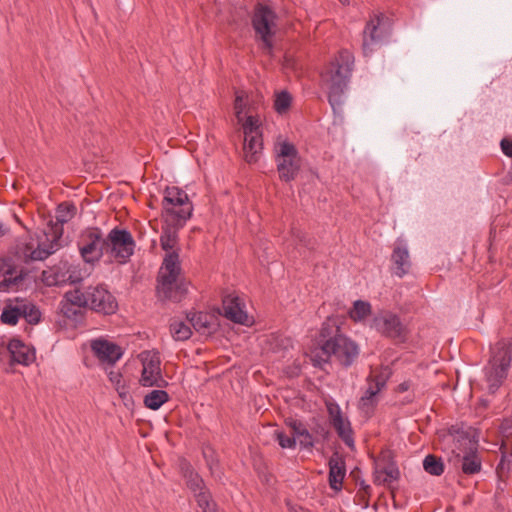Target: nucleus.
I'll list each match as a JSON object with an SVG mask.
<instances>
[{"instance_id":"473e14b6","label":"nucleus","mask_w":512,"mask_h":512,"mask_svg":"<svg viewBox=\"0 0 512 512\" xmlns=\"http://www.w3.org/2000/svg\"><path fill=\"white\" fill-rule=\"evenodd\" d=\"M172 337L178 341L187 340L191 336V328L182 321L173 320L170 324Z\"/></svg>"},{"instance_id":"9d476101","label":"nucleus","mask_w":512,"mask_h":512,"mask_svg":"<svg viewBox=\"0 0 512 512\" xmlns=\"http://www.w3.org/2000/svg\"><path fill=\"white\" fill-rule=\"evenodd\" d=\"M180 206H183V216L180 217V219L183 220L184 218H190L192 215L193 206L189 201L188 195L178 187H167L165 189L164 197L162 200V208L163 211H167L169 213L168 219H174L175 214H172V209H174V207Z\"/></svg>"},{"instance_id":"a19ab883","label":"nucleus","mask_w":512,"mask_h":512,"mask_svg":"<svg viewBox=\"0 0 512 512\" xmlns=\"http://www.w3.org/2000/svg\"><path fill=\"white\" fill-rule=\"evenodd\" d=\"M23 280V275L13 276V270L8 269L0 281V291H8L11 287Z\"/></svg>"},{"instance_id":"37998d69","label":"nucleus","mask_w":512,"mask_h":512,"mask_svg":"<svg viewBox=\"0 0 512 512\" xmlns=\"http://www.w3.org/2000/svg\"><path fill=\"white\" fill-rule=\"evenodd\" d=\"M258 119L253 116H248L242 123L244 137H253L254 135H261L259 132Z\"/></svg>"},{"instance_id":"ddd939ff","label":"nucleus","mask_w":512,"mask_h":512,"mask_svg":"<svg viewBox=\"0 0 512 512\" xmlns=\"http://www.w3.org/2000/svg\"><path fill=\"white\" fill-rule=\"evenodd\" d=\"M224 316L234 323L250 325L252 320L244 310V304L238 296L227 295L223 299Z\"/></svg>"},{"instance_id":"6e6d98bb","label":"nucleus","mask_w":512,"mask_h":512,"mask_svg":"<svg viewBox=\"0 0 512 512\" xmlns=\"http://www.w3.org/2000/svg\"><path fill=\"white\" fill-rule=\"evenodd\" d=\"M339 1H340L343 5H346V4H348V3H349V1H348V0H339Z\"/></svg>"},{"instance_id":"412c9836","label":"nucleus","mask_w":512,"mask_h":512,"mask_svg":"<svg viewBox=\"0 0 512 512\" xmlns=\"http://www.w3.org/2000/svg\"><path fill=\"white\" fill-rule=\"evenodd\" d=\"M262 138L261 135H254L253 137H244L243 152L245 161L249 164L256 163L262 154Z\"/></svg>"},{"instance_id":"f704fd0d","label":"nucleus","mask_w":512,"mask_h":512,"mask_svg":"<svg viewBox=\"0 0 512 512\" xmlns=\"http://www.w3.org/2000/svg\"><path fill=\"white\" fill-rule=\"evenodd\" d=\"M292 97L287 91L276 93L274 100V108L279 114L286 113L291 105Z\"/></svg>"},{"instance_id":"864d4df0","label":"nucleus","mask_w":512,"mask_h":512,"mask_svg":"<svg viewBox=\"0 0 512 512\" xmlns=\"http://www.w3.org/2000/svg\"><path fill=\"white\" fill-rule=\"evenodd\" d=\"M9 232V227L0 222V237L4 236Z\"/></svg>"},{"instance_id":"72a5a7b5","label":"nucleus","mask_w":512,"mask_h":512,"mask_svg":"<svg viewBox=\"0 0 512 512\" xmlns=\"http://www.w3.org/2000/svg\"><path fill=\"white\" fill-rule=\"evenodd\" d=\"M423 468L427 473L435 476L441 475L444 471L442 460L434 455H428L425 457L423 461Z\"/></svg>"},{"instance_id":"aec40b11","label":"nucleus","mask_w":512,"mask_h":512,"mask_svg":"<svg viewBox=\"0 0 512 512\" xmlns=\"http://www.w3.org/2000/svg\"><path fill=\"white\" fill-rule=\"evenodd\" d=\"M191 326L202 335H210L216 328L214 317L208 313L198 312L187 316Z\"/></svg>"},{"instance_id":"f03ea898","label":"nucleus","mask_w":512,"mask_h":512,"mask_svg":"<svg viewBox=\"0 0 512 512\" xmlns=\"http://www.w3.org/2000/svg\"><path fill=\"white\" fill-rule=\"evenodd\" d=\"M354 64V57L348 50H342L322 74L323 87L327 90L328 100L337 111L343 104V93L347 87Z\"/></svg>"},{"instance_id":"a18cd8bd","label":"nucleus","mask_w":512,"mask_h":512,"mask_svg":"<svg viewBox=\"0 0 512 512\" xmlns=\"http://www.w3.org/2000/svg\"><path fill=\"white\" fill-rule=\"evenodd\" d=\"M60 310L66 318L71 319L73 321H78L81 318L82 311H83V310H78L73 305H71V306L68 305V302L65 300L61 301Z\"/></svg>"},{"instance_id":"0eeeda50","label":"nucleus","mask_w":512,"mask_h":512,"mask_svg":"<svg viewBox=\"0 0 512 512\" xmlns=\"http://www.w3.org/2000/svg\"><path fill=\"white\" fill-rule=\"evenodd\" d=\"M252 26L256 36L263 42L267 49L272 47V37L277 27V15L268 6L257 4L252 16Z\"/></svg>"},{"instance_id":"1a4fd4ad","label":"nucleus","mask_w":512,"mask_h":512,"mask_svg":"<svg viewBox=\"0 0 512 512\" xmlns=\"http://www.w3.org/2000/svg\"><path fill=\"white\" fill-rule=\"evenodd\" d=\"M139 358L142 362L140 384L145 387L165 386L167 383L161 373V362L158 353L154 351H143L139 355Z\"/></svg>"},{"instance_id":"8fccbe9b","label":"nucleus","mask_w":512,"mask_h":512,"mask_svg":"<svg viewBox=\"0 0 512 512\" xmlns=\"http://www.w3.org/2000/svg\"><path fill=\"white\" fill-rule=\"evenodd\" d=\"M297 439L299 444L305 448H310L313 446L312 436L306 428H301V432H299Z\"/></svg>"},{"instance_id":"2eb2a0df","label":"nucleus","mask_w":512,"mask_h":512,"mask_svg":"<svg viewBox=\"0 0 512 512\" xmlns=\"http://www.w3.org/2000/svg\"><path fill=\"white\" fill-rule=\"evenodd\" d=\"M7 349L11 355V360L14 363L28 366L36 359L35 348L25 344L18 338H13L9 341Z\"/></svg>"},{"instance_id":"9b49d317","label":"nucleus","mask_w":512,"mask_h":512,"mask_svg":"<svg viewBox=\"0 0 512 512\" xmlns=\"http://www.w3.org/2000/svg\"><path fill=\"white\" fill-rule=\"evenodd\" d=\"M326 408L330 423L336 430L338 436L347 446L352 447L354 444V439L349 419L343 415L339 405L332 400L326 401Z\"/></svg>"},{"instance_id":"58836bf2","label":"nucleus","mask_w":512,"mask_h":512,"mask_svg":"<svg viewBox=\"0 0 512 512\" xmlns=\"http://www.w3.org/2000/svg\"><path fill=\"white\" fill-rule=\"evenodd\" d=\"M21 317L20 306L4 308L0 319L2 323L9 325H16Z\"/></svg>"},{"instance_id":"cd10ccee","label":"nucleus","mask_w":512,"mask_h":512,"mask_svg":"<svg viewBox=\"0 0 512 512\" xmlns=\"http://www.w3.org/2000/svg\"><path fill=\"white\" fill-rule=\"evenodd\" d=\"M461 469L465 474L472 475L478 473L481 469V460L472 449L458 459Z\"/></svg>"},{"instance_id":"a878e982","label":"nucleus","mask_w":512,"mask_h":512,"mask_svg":"<svg viewBox=\"0 0 512 512\" xmlns=\"http://www.w3.org/2000/svg\"><path fill=\"white\" fill-rule=\"evenodd\" d=\"M118 303L106 289L98 287V313L110 315L116 312Z\"/></svg>"},{"instance_id":"603ef678","label":"nucleus","mask_w":512,"mask_h":512,"mask_svg":"<svg viewBox=\"0 0 512 512\" xmlns=\"http://www.w3.org/2000/svg\"><path fill=\"white\" fill-rule=\"evenodd\" d=\"M301 428H305L301 423H296V422L293 423L292 430H293L295 439L299 436V432H301Z\"/></svg>"},{"instance_id":"79ce46f5","label":"nucleus","mask_w":512,"mask_h":512,"mask_svg":"<svg viewBox=\"0 0 512 512\" xmlns=\"http://www.w3.org/2000/svg\"><path fill=\"white\" fill-rule=\"evenodd\" d=\"M182 209L183 206L174 207V209H172V214H175L173 220L168 219L169 213L167 211H163V224L173 225L176 227H183L189 218H184L183 220L180 219V217L183 216Z\"/></svg>"},{"instance_id":"e433bc0d","label":"nucleus","mask_w":512,"mask_h":512,"mask_svg":"<svg viewBox=\"0 0 512 512\" xmlns=\"http://www.w3.org/2000/svg\"><path fill=\"white\" fill-rule=\"evenodd\" d=\"M194 496L203 512H215V503L205 489L195 493Z\"/></svg>"},{"instance_id":"6e6552de","label":"nucleus","mask_w":512,"mask_h":512,"mask_svg":"<svg viewBox=\"0 0 512 512\" xmlns=\"http://www.w3.org/2000/svg\"><path fill=\"white\" fill-rule=\"evenodd\" d=\"M327 357H335L344 366H350L359 355L358 345L344 335H336L327 340L321 347Z\"/></svg>"},{"instance_id":"bb28decb","label":"nucleus","mask_w":512,"mask_h":512,"mask_svg":"<svg viewBox=\"0 0 512 512\" xmlns=\"http://www.w3.org/2000/svg\"><path fill=\"white\" fill-rule=\"evenodd\" d=\"M382 389L368 380V387L359 401V408L365 413H369L378 402V394Z\"/></svg>"},{"instance_id":"39448f33","label":"nucleus","mask_w":512,"mask_h":512,"mask_svg":"<svg viewBox=\"0 0 512 512\" xmlns=\"http://www.w3.org/2000/svg\"><path fill=\"white\" fill-rule=\"evenodd\" d=\"M275 161L280 179L288 182L297 176L301 159L294 144L278 140L274 145Z\"/></svg>"},{"instance_id":"3c124183","label":"nucleus","mask_w":512,"mask_h":512,"mask_svg":"<svg viewBox=\"0 0 512 512\" xmlns=\"http://www.w3.org/2000/svg\"><path fill=\"white\" fill-rule=\"evenodd\" d=\"M501 149L506 156L512 157V140L503 139L501 141Z\"/></svg>"},{"instance_id":"4468645a","label":"nucleus","mask_w":512,"mask_h":512,"mask_svg":"<svg viewBox=\"0 0 512 512\" xmlns=\"http://www.w3.org/2000/svg\"><path fill=\"white\" fill-rule=\"evenodd\" d=\"M376 329L388 337L403 339L406 335V327L400 319L391 313L377 317L374 321Z\"/></svg>"},{"instance_id":"f8f14e48","label":"nucleus","mask_w":512,"mask_h":512,"mask_svg":"<svg viewBox=\"0 0 512 512\" xmlns=\"http://www.w3.org/2000/svg\"><path fill=\"white\" fill-rule=\"evenodd\" d=\"M97 345L98 366L102 368L114 366L124 354L123 347L106 337H98Z\"/></svg>"},{"instance_id":"4be33fe9","label":"nucleus","mask_w":512,"mask_h":512,"mask_svg":"<svg viewBox=\"0 0 512 512\" xmlns=\"http://www.w3.org/2000/svg\"><path fill=\"white\" fill-rule=\"evenodd\" d=\"M63 300L68 302V305L75 306L78 310H83L90 305L91 309H94V303L96 302L95 294H85L80 289L66 292Z\"/></svg>"},{"instance_id":"2f4dec72","label":"nucleus","mask_w":512,"mask_h":512,"mask_svg":"<svg viewBox=\"0 0 512 512\" xmlns=\"http://www.w3.org/2000/svg\"><path fill=\"white\" fill-rule=\"evenodd\" d=\"M371 313V305L369 302L357 300L349 311V316L354 321H362Z\"/></svg>"},{"instance_id":"4c0bfd02","label":"nucleus","mask_w":512,"mask_h":512,"mask_svg":"<svg viewBox=\"0 0 512 512\" xmlns=\"http://www.w3.org/2000/svg\"><path fill=\"white\" fill-rule=\"evenodd\" d=\"M184 476L188 487L194 494L205 489L203 479L196 472L187 470Z\"/></svg>"},{"instance_id":"c85d7f7f","label":"nucleus","mask_w":512,"mask_h":512,"mask_svg":"<svg viewBox=\"0 0 512 512\" xmlns=\"http://www.w3.org/2000/svg\"><path fill=\"white\" fill-rule=\"evenodd\" d=\"M103 369L105 370V372L109 378V381L115 387L118 394L122 398H125L128 394V389L123 381V377H122V374L120 373V371L113 369V366L112 367L106 366V367H103Z\"/></svg>"},{"instance_id":"7c9ffc66","label":"nucleus","mask_w":512,"mask_h":512,"mask_svg":"<svg viewBox=\"0 0 512 512\" xmlns=\"http://www.w3.org/2000/svg\"><path fill=\"white\" fill-rule=\"evenodd\" d=\"M83 363L87 368H93L96 365V339H91L81 346Z\"/></svg>"},{"instance_id":"393cba45","label":"nucleus","mask_w":512,"mask_h":512,"mask_svg":"<svg viewBox=\"0 0 512 512\" xmlns=\"http://www.w3.org/2000/svg\"><path fill=\"white\" fill-rule=\"evenodd\" d=\"M399 470L394 465H386L384 467L377 466L374 473V481L378 485L390 486L391 483L399 478Z\"/></svg>"},{"instance_id":"de8ad7c7","label":"nucleus","mask_w":512,"mask_h":512,"mask_svg":"<svg viewBox=\"0 0 512 512\" xmlns=\"http://www.w3.org/2000/svg\"><path fill=\"white\" fill-rule=\"evenodd\" d=\"M245 98H246V95L244 92H239L236 94L234 108H235V112H236V117L239 122L243 121L242 114L244 112V107H245Z\"/></svg>"},{"instance_id":"a211bd4d","label":"nucleus","mask_w":512,"mask_h":512,"mask_svg":"<svg viewBox=\"0 0 512 512\" xmlns=\"http://www.w3.org/2000/svg\"><path fill=\"white\" fill-rule=\"evenodd\" d=\"M42 282L49 287L61 286L63 284L76 283L80 279L75 278L69 269L63 271L60 267H52L41 273Z\"/></svg>"},{"instance_id":"20e7f679","label":"nucleus","mask_w":512,"mask_h":512,"mask_svg":"<svg viewBox=\"0 0 512 512\" xmlns=\"http://www.w3.org/2000/svg\"><path fill=\"white\" fill-rule=\"evenodd\" d=\"M180 273L179 255L177 251L166 253L159 272L158 294L164 299L174 302L182 300L187 292L184 284H178Z\"/></svg>"},{"instance_id":"7ed1b4c3","label":"nucleus","mask_w":512,"mask_h":512,"mask_svg":"<svg viewBox=\"0 0 512 512\" xmlns=\"http://www.w3.org/2000/svg\"><path fill=\"white\" fill-rule=\"evenodd\" d=\"M511 362L512 339H501L491 348V357L485 367V377L490 392L494 393L506 379Z\"/></svg>"},{"instance_id":"b1692460","label":"nucleus","mask_w":512,"mask_h":512,"mask_svg":"<svg viewBox=\"0 0 512 512\" xmlns=\"http://www.w3.org/2000/svg\"><path fill=\"white\" fill-rule=\"evenodd\" d=\"M329 466L330 487L334 490H340L346 472L344 462L339 458H332L329 461Z\"/></svg>"},{"instance_id":"dca6fc26","label":"nucleus","mask_w":512,"mask_h":512,"mask_svg":"<svg viewBox=\"0 0 512 512\" xmlns=\"http://www.w3.org/2000/svg\"><path fill=\"white\" fill-rule=\"evenodd\" d=\"M383 19L384 16L379 14L367 22L363 31V52L365 55L370 54L380 41L381 34L378 31Z\"/></svg>"},{"instance_id":"c9c22d12","label":"nucleus","mask_w":512,"mask_h":512,"mask_svg":"<svg viewBox=\"0 0 512 512\" xmlns=\"http://www.w3.org/2000/svg\"><path fill=\"white\" fill-rule=\"evenodd\" d=\"M21 317H24L28 323L37 324L41 319L40 310L32 304H23L20 306Z\"/></svg>"},{"instance_id":"f257e3e1","label":"nucleus","mask_w":512,"mask_h":512,"mask_svg":"<svg viewBox=\"0 0 512 512\" xmlns=\"http://www.w3.org/2000/svg\"><path fill=\"white\" fill-rule=\"evenodd\" d=\"M76 213L73 204L64 202L58 205L55 211L56 222L52 224L48 232H45L46 241H41L36 247L27 243L21 249L25 262L43 261L55 253L59 248V240L63 234V224L69 222Z\"/></svg>"},{"instance_id":"ea45409f","label":"nucleus","mask_w":512,"mask_h":512,"mask_svg":"<svg viewBox=\"0 0 512 512\" xmlns=\"http://www.w3.org/2000/svg\"><path fill=\"white\" fill-rule=\"evenodd\" d=\"M391 375V370L388 367L382 368L380 371H372L368 380L378 386L380 389H383L386 386V382Z\"/></svg>"},{"instance_id":"c03bdc74","label":"nucleus","mask_w":512,"mask_h":512,"mask_svg":"<svg viewBox=\"0 0 512 512\" xmlns=\"http://www.w3.org/2000/svg\"><path fill=\"white\" fill-rule=\"evenodd\" d=\"M203 455L212 475L220 477V473H218V460L215 457L214 450L211 447H206L203 450Z\"/></svg>"},{"instance_id":"4d7b16f0","label":"nucleus","mask_w":512,"mask_h":512,"mask_svg":"<svg viewBox=\"0 0 512 512\" xmlns=\"http://www.w3.org/2000/svg\"><path fill=\"white\" fill-rule=\"evenodd\" d=\"M295 512H305V511L302 508H300L299 510H297Z\"/></svg>"},{"instance_id":"5fc2aeb1","label":"nucleus","mask_w":512,"mask_h":512,"mask_svg":"<svg viewBox=\"0 0 512 512\" xmlns=\"http://www.w3.org/2000/svg\"><path fill=\"white\" fill-rule=\"evenodd\" d=\"M408 389V385L406 383H402L399 385L400 391H406Z\"/></svg>"},{"instance_id":"f3484780","label":"nucleus","mask_w":512,"mask_h":512,"mask_svg":"<svg viewBox=\"0 0 512 512\" xmlns=\"http://www.w3.org/2000/svg\"><path fill=\"white\" fill-rule=\"evenodd\" d=\"M391 261L393 263L394 274L398 277H403L409 272L411 267L410 255L407 246L399 241L395 244Z\"/></svg>"},{"instance_id":"09e8293b","label":"nucleus","mask_w":512,"mask_h":512,"mask_svg":"<svg viewBox=\"0 0 512 512\" xmlns=\"http://www.w3.org/2000/svg\"><path fill=\"white\" fill-rule=\"evenodd\" d=\"M275 435H276V439H277L279 445L282 448H292L295 446V443H296L295 437L291 438V437L285 435L283 432H276Z\"/></svg>"},{"instance_id":"c756f323","label":"nucleus","mask_w":512,"mask_h":512,"mask_svg":"<svg viewBox=\"0 0 512 512\" xmlns=\"http://www.w3.org/2000/svg\"><path fill=\"white\" fill-rule=\"evenodd\" d=\"M168 400H169V396L166 391L152 390L145 396L144 404L149 409L157 410Z\"/></svg>"},{"instance_id":"5701e85b","label":"nucleus","mask_w":512,"mask_h":512,"mask_svg":"<svg viewBox=\"0 0 512 512\" xmlns=\"http://www.w3.org/2000/svg\"><path fill=\"white\" fill-rule=\"evenodd\" d=\"M182 227H176L173 225L163 224L162 234L160 237V243L163 250L167 253L177 251L178 246V231Z\"/></svg>"},{"instance_id":"49530a36","label":"nucleus","mask_w":512,"mask_h":512,"mask_svg":"<svg viewBox=\"0 0 512 512\" xmlns=\"http://www.w3.org/2000/svg\"><path fill=\"white\" fill-rule=\"evenodd\" d=\"M500 432L502 434V446H508L510 444L512 438V422L510 420H505L502 422L500 426Z\"/></svg>"},{"instance_id":"6ab92c4d","label":"nucleus","mask_w":512,"mask_h":512,"mask_svg":"<svg viewBox=\"0 0 512 512\" xmlns=\"http://www.w3.org/2000/svg\"><path fill=\"white\" fill-rule=\"evenodd\" d=\"M78 248L83 260L86 263L93 264L96 260L94 254L96 250V229L89 228L80 236L78 241Z\"/></svg>"},{"instance_id":"423d86ee","label":"nucleus","mask_w":512,"mask_h":512,"mask_svg":"<svg viewBox=\"0 0 512 512\" xmlns=\"http://www.w3.org/2000/svg\"><path fill=\"white\" fill-rule=\"evenodd\" d=\"M134 248L135 241L130 232L112 229L102 243L101 252L116 259L120 264H124L133 255Z\"/></svg>"}]
</instances>
